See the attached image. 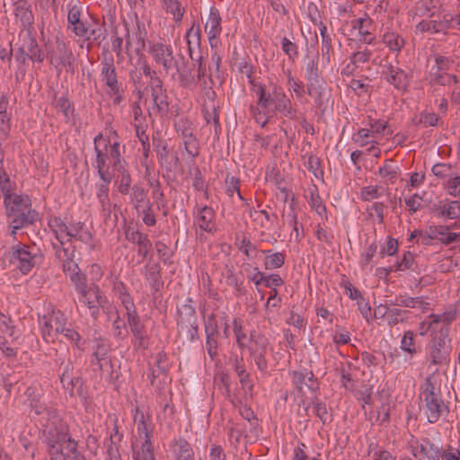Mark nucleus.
I'll use <instances>...</instances> for the list:
<instances>
[{
  "mask_svg": "<svg viewBox=\"0 0 460 460\" xmlns=\"http://www.w3.org/2000/svg\"><path fill=\"white\" fill-rule=\"evenodd\" d=\"M44 435L50 460H66L69 452L75 451L77 442L71 438L69 427L64 420L45 425Z\"/></svg>",
  "mask_w": 460,
  "mask_h": 460,
  "instance_id": "obj_1",
  "label": "nucleus"
},
{
  "mask_svg": "<svg viewBox=\"0 0 460 460\" xmlns=\"http://www.w3.org/2000/svg\"><path fill=\"white\" fill-rule=\"evenodd\" d=\"M420 399L423 402L422 408L429 423H436L441 417L444 409H448L442 400L439 391L436 390L432 376L426 377Z\"/></svg>",
  "mask_w": 460,
  "mask_h": 460,
  "instance_id": "obj_2",
  "label": "nucleus"
},
{
  "mask_svg": "<svg viewBox=\"0 0 460 460\" xmlns=\"http://www.w3.org/2000/svg\"><path fill=\"white\" fill-rule=\"evenodd\" d=\"M9 262L22 274L29 273L41 260L35 247L19 243L10 247L6 253Z\"/></svg>",
  "mask_w": 460,
  "mask_h": 460,
  "instance_id": "obj_3",
  "label": "nucleus"
},
{
  "mask_svg": "<svg viewBox=\"0 0 460 460\" xmlns=\"http://www.w3.org/2000/svg\"><path fill=\"white\" fill-rule=\"evenodd\" d=\"M195 68L196 62L192 55L190 54L188 58L180 53L175 55L174 61L166 74L174 80L177 77L181 86L189 87L195 83Z\"/></svg>",
  "mask_w": 460,
  "mask_h": 460,
  "instance_id": "obj_4",
  "label": "nucleus"
},
{
  "mask_svg": "<svg viewBox=\"0 0 460 460\" xmlns=\"http://www.w3.org/2000/svg\"><path fill=\"white\" fill-rule=\"evenodd\" d=\"M75 288L80 294L79 300L88 307L91 315L96 319L100 313V307H104L107 302L99 287L95 284L88 285L85 279L83 282H79Z\"/></svg>",
  "mask_w": 460,
  "mask_h": 460,
  "instance_id": "obj_5",
  "label": "nucleus"
},
{
  "mask_svg": "<svg viewBox=\"0 0 460 460\" xmlns=\"http://www.w3.org/2000/svg\"><path fill=\"white\" fill-rule=\"evenodd\" d=\"M269 346V340L263 334L257 333L255 332L251 333L248 350L258 369L261 372H265L268 368L266 354L268 352Z\"/></svg>",
  "mask_w": 460,
  "mask_h": 460,
  "instance_id": "obj_6",
  "label": "nucleus"
},
{
  "mask_svg": "<svg viewBox=\"0 0 460 460\" xmlns=\"http://www.w3.org/2000/svg\"><path fill=\"white\" fill-rule=\"evenodd\" d=\"M176 132L181 137L184 148L188 155L197 157L199 155V142L196 137L193 123L185 118H181L174 123Z\"/></svg>",
  "mask_w": 460,
  "mask_h": 460,
  "instance_id": "obj_7",
  "label": "nucleus"
},
{
  "mask_svg": "<svg viewBox=\"0 0 460 460\" xmlns=\"http://www.w3.org/2000/svg\"><path fill=\"white\" fill-rule=\"evenodd\" d=\"M58 360L60 361L58 371L63 387L68 391L71 396H74V390L76 387L78 394L81 395L83 382L75 372L73 363L69 358L66 359L65 357H60Z\"/></svg>",
  "mask_w": 460,
  "mask_h": 460,
  "instance_id": "obj_8",
  "label": "nucleus"
},
{
  "mask_svg": "<svg viewBox=\"0 0 460 460\" xmlns=\"http://www.w3.org/2000/svg\"><path fill=\"white\" fill-rule=\"evenodd\" d=\"M410 447L412 455L419 457L420 460H441V448L436 446L428 438H425L421 443L418 439H411Z\"/></svg>",
  "mask_w": 460,
  "mask_h": 460,
  "instance_id": "obj_9",
  "label": "nucleus"
},
{
  "mask_svg": "<svg viewBox=\"0 0 460 460\" xmlns=\"http://www.w3.org/2000/svg\"><path fill=\"white\" fill-rule=\"evenodd\" d=\"M128 324L135 338L134 347L136 349H146L148 347V336L144 323L141 322L137 313L128 314Z\"/></svg>",
  "mask_w": 460,
  "mask_h": 460,
  "instance_id": "obj_10",
  "label": "nucleus"
},
{
  "mask_svg": "<svg viewBox=\"0 0 460 460\" xmlns=\"http://www.w3.org/2000/svg\"><path fill=\"white\" fill-rule=\"evenodd\" d=\"M94 151L96 153V168L99 176L111 175L109 172V166L106 161L109 158L108 146L110 145L109 139H104L102 133L98 134L94 139Z\"/></svg>",
  "mask_w": 460,
  "mask_h": 460,
  "instance_id": "obj_11",
  "label": "nucleus"
},
{
  "mask_svg": "<svg viewBox=\"0 0 460 460\" xmlns=\"http://www.w3.org/2000/svg\"><path fill=\"white\" fill-rule=\"evenodd\" d=\"M6 216H13L14 214L25 215L26 210H32L30 199L19 195L6 194L4 200Z\"/></svg>",
  "mask_w": 460,
  "mask_h": 460,
  "instance_id": "obj_12",
  "label": "nucleus"
},
{
  "mask_svg": "<svg viewBox=\"0 0 460 460\" xmlns=\"http://www.w3.org/2000/svg\"><path fill=\"white\" fill-rule=\"evenodd\" d=\"M153 146L157 155V159L166 170L171 172L180 165V159L175 154L170 158L167 143L163 139H153Z\"/></svg>",
  "mask_w": 460,
  "mask_h": 460,
  "instance_id": "obj_13",
  "label": "nucleus"
},
{
  "mask_svg": "<svg viewBox=\"0 0 460 460\" xmlns=\"http://www.w3.org/2000/svg\"><path fill=\"white\" fill-rule=\"evenodd\" d=\"M101 75L102 81L105 82L109 87L110 92L113 94H117L120 91L119 84L117 80L116 67L114 66V59L112 57L104 58L102 60V71Z\"/></svg>",
  "mask_w": 460,
  "mask_h": 460,
  "instance_id": "obj_14",
  "label": "nucleus"
},
{
  "mask_svg": "<svg viewBox=\"0 0 460 460\" xmlns=\"http://www.w3.org/2000/svg\"><path fill=\"white\" fill-rule=\"evenodd\" d=\"M150 52L156 64L161 65L164 67L165 73L169 72V68L174 61L175 57L172 55V47L170 45L157 42L153 44V46L150 48Z\"/></svg>",
  "mask_w": 460,
  "mask_h": 460,
  "instance_id": "obj_15",
  "label": "nucleus"
},
{
  "mask_svg": "<svg viewBox=\"0 0 460 460\" xmlns=\"http://www.w3.org/2000/svg\"><path fill=\"white\" fill-rule=\"evenodd\" d=\"M206 332V349L213 360L217 356V339L219 337L218 326L213 317L208 318L205 324Z\"/></svg>",
  "mask_w": 460,
  "mask_h": 460,
  "instance_id": "obj_16",
  "label": "nucleus"
},
{
  "mask_svg": "<svg viewBox=\"0 0 460 460\" xmlns=\"http://www.w3.org/2000/svg\"><path fill=\"white\" fill-rule=\"evenodd\" d=\"M388 83L393 84L398 90H405L409 84V79L405 72L399 66L392 64L386 66L384 72Z\"/></svg>",
  "mask_w": 460,
  "mask_h": 460,
  "instance_id": "obj_17",
  "label": "nucleus"
},
{
  "mask_svg": "<svg viewBox=\"0 0 460 460\" xmlns=\"http://www.w3.org/2000/svg\"><path fill=\"white\" fill-rule=\"evenodd\" d=\"M125 234L128 241L137 244V254L146 258L152 248V243L148 236L139 231L130 229H128Z\"/></svg>",
  "mask_w": 460,
  "mask_h": 460,
  "instance_id": "obj_18",
  "label": "nucleus"
},
{
  "mask_svg": "<svg viewBox=\"0 0 460 460\" xmlns=\"http://www.w3.org/2000/svg\"><path fill=\"white\" fill-rule=\"evenodd\" d=\"M25 215L14 214L7 217L10 227L13 228L12 234L15 236L16 230L22 229L33 224L38 218V213L35 210H26Z\"/></svg>",
  "mask_w": 460,
  "mask_h": 460,
  "instance_id": "obj_19",
  "label": "nucleus"
},
{
  "mask_svg": "<svg viewBox=\"0 0 460 460\" xmlns=\"http://www.w3.org/2000/svg\"><path fill=\"white\" fill-rule=\"evenodd\" d=\"M69 234L67 242H71L73 239L80 241L84 243H89L91 248L93 249V245L91 244L93 240L92 233L86 228L85 224L83 222H76L69 224Z\"/></svg>",
  "mask_w": 460,
  "mask_h": 460,
  "instance_id": "obj_20",
  "label": "nucleus"
},
{
  "mask_svg": "<svg viewBox=\"0 0 460 460\" xmlns=\"http://www.w3.org/2000/svg\"><path fill=\"white\" fill-rule=\"evenodd\" d=\"M306 78L309 81L307 85V93L311 96H320L321 93L318 88L314 86V84L319 81L317 59L313 58L307 62Z\"/></svg>",
  "mask_w": 460,
  "mask_h": 460,
  "instance_id": "obj_21",
  "label": "nucleus"
},
{
  "mask_svg": "<svg viewBox=\"0 0 460 460\" xmlns=\"http://www.w3.org/2000/svg\"><path fill=\"white\" fill-rule=\"evenodd\" d=\"M55 320V332L57 333H62L64 336L75 342L78 346V341H80L81 337L77 332H75L74 329L66 328V318L65 317L64 314H62L60 311L58 312V316L54 319Z\"/></svg>",
  "mask_w": 460,
  "mask_h": 460,
  "instance_id": "obj_22",
  "label": "nucleus"
},
{
  "mask_svg": "<svg viewBox=\"0 0 460 460\" xmlns=\"http://www.w3.org/2000/svg\"><path fill=\"white\" fill-rule=\"evenodd\" d=\"M95 367H98L102 373V376L110 383L115 384L120 376L119 366H117L116 368V364L111 358L100 362L95 365Z\"/></svg>",
  "mask_w": 460,
  "mask_h": 460,
  "instance_id": "obj_23",
  "label": "nucleus"
},
{
  "mask_svg": "<svg viewBox=\"0 0 460 460\" xmlns=\"http://www.w3.org/2000/svg\"><path fill=\"white\" fill-rule=\"evenodd\" d=\"M15 25L23 29L31 26L34 17L28 4L17 5L14 10Z\"/></svg>",
  "mask_w": 460,
  "mask_h": 460,
  "instance_id": "obj_24",
  "label": "nucleus"
},
{
  "mask_svg": "<svg viewBox=\"0 0 460 460\" xmlns=\"http://www.w3.org/2000/svg\"><path fill=\"white\" fill-rule=\"evenodd\" d=\"M48 226L57 240H66L68 238L69 225L67 226L59 217L50 216Z\"/></svg>",
  "mask_w": 460,
  "mask_h": 460,
  "instance_id": "obj_25",
  "label": "nucleus"
},
{
  "mask_svg": "<svg viewBox=\"0 0 460 460\" xmlns=\"http://www.w3.org/2000/svg\"><path fill=\"white\" fill-rule=\"evenodd\" d=\"M274 111L288 118H293L296 112L291 106L290 100L284 93L277 91H275Z\"/></svg>",
  "mask_w": 460,
  "mask_h": 460,
  "instance_id": "obj_26",
  "label": "nucleus"
},
{
  "mask_svg": "<svg viewBox=\"0 0 460 460\" xmlns=\"http://www.w3.org/2000/svg\"><path fill=\"white\" fill-rule=\"evenodd\" d=\"M102 183L98 185L97 198L102 205V209L109 210L111 203L109 199V184L112 180V175L100 176Z\"/></svg>",
  "mask_w": 460,
  "mask_h": 460,
  "instance_id": "obj_27",
  "label": "nucleus"
},
{
  "mask_svg": "<svg viewBox=\"0 0 460 460\" xmlns=\"http://www.w3.org/2000/svg\"><path fill=\"white\" fill-rule=\"evenodd\" d=\"M213 217V209L209 207L205 206L198 212L197 224L202 230L211 232L214 227Z\"/></svg>",
  "mask_w": 460,
  "mask_h": 460,
  "instance_id": "obj_28",
  "label": "nucleus"
},
{
  "mask_svg": "<svg viewBox=\"0 0 460 460\" xmlns=\"http://www.w3.org/2000/svg\"><path fill=\"white\" fill-rule=\"evenodd\" d=\"M58 312H53L50 316L44 315L41 323L42 337L47 342L54 341L57 332H55V319Z\"/></svg>",
  "mask_w": 460,
  "mask_h": 460,
  "instance_id": "obj_29",
  "label": "nucleus"
},
{
  "mask_svg": "<svg viewBox=\"0 0 460 460\" xmlns=\"http://www.w3.org/2000/svg\"><path fill=\"white\" fill-rule=\"evenodd\" d=\"M14 339V327L12 320L7 316H0V347L8 343L9 340Z\"/></svg>",
  "mask_w": 460,
  "mask_h": 460,
  "instance_id": "obj_30",
  "label": "nucleus"
},
{
  "mask_svg": "<svg viewBox=\"0 0 460 460\" xmlns=\"http://www.w3.org/2000/svg\"><path fill=\"white\" fill-rule=\"evenodd\" d=\"M434 210L440 217H447V218L454 219L460 215V202L457 200L451 201L444 205L434 206Z\"/></svg>",
  "mask_w": 460,
  "mask_h": 460,
  "instance_id": "obj_31",
  "label": "nucleus"
},
{
  "mask_svg": "<svg viewBox=\"0 0 460 460\" xmlns=\"http://www.w3.org/2000/svg\"><path fill=\"white\" fill-rule=\"evenodd\" d=\"M157 84L152 88V96L155 104L161 112H166L169 109L167 96L164 93L162 89V82L156 78Z\"/></svg>",
  "mask_w": 460,
  "mask_h": 460,
  "instance_id": "obj_32",
  "label": "nucleus"
},
{
  "mask_svg": "<svg viewBox=\"0 0 460 460\" xmlns=\"http://www.w3.org/2000/svg\"><path fill=\"white\" fill-rule=\"evenodd\" d=\"M63 271L69 276L75 287H76L79 282H83L86 279L85 275L81 272L78 265L73 261V259L63 263Z\"/></svg>",
  "mask_w": 460,
  "mask_h": 460,
  "instance_id": "obj_33",
  "label": "nucleus"
},
{
  "mask_svg": "<svg viewBox=\"0 0 460 460\" xmlns=\"http://www.w3.org/2000/svg\"><path fill=\"white\" fill-rule=\"evenodd\" d=\"M179 336L187 342H192L199 340L198 323H177Z\"/></svg>",
  "mask_w": 460,
  "mask_h": 460,
  "instance_id": "obj_34",
  "label": "nucleus"
},
{
  "mask_svg": "<svg viewBox=\"0 0 460 460\" xmlns=\"http://www.w3.org/2000/svg\"><path fill=\"white\" fill-rule=\"evenodd\" d=\"M146 278L155 291H159L164 286V281L161 279V268L156 263L147 267Z\"/></svg>",
  "mask_w": 460,
  "mask_h": 460,
  "instance_id": "obj_35",
  "label": "nucleus"
},
{
  "mask_svg": "<svg viewBox=\"0 0 460 460\" xmlns=\"http://www.w3.org/2000/svg\"><path fill=\"white\" fill-rule=\"evenodd\" d=\"M84 16L81 10L76 5H74L68 11V23L73 26V29H87L89 25Z\"/></svg>",
  "mask_w": 460,
  "mask_h": 460,
  "instance_id": "obj_36",
  "label": "nucleus"
},
{
  "mask_svg": "<svg viewBox=\"0 0 460 460\" xmlns=\"http://www.w3.org/2000/svg\"><path fill=\"white\" fill-rule=\"evenodd\" d=\"M256 93L259 96L257 103L258 106L262 110L274 111L275 92L273 93V95H271L270 93H267L261 85H260L256 90Z\"/></svg>",
  "mask_w": 460,
  "mask_h": 460,
  "instance_id": "obj_37",
  "label": "nucleus"
},
{
  "mask_svg": "<svg viewBox=\"0 0 460 460\" xmlns=\"http://www.w3.org/2000/svg\"><path fill=\"white\" fill-rule=\"evenodd\" d=\"M111 349L109 344L103 341H99L96 343L95 349L93 354L94 358L92 360V366L95 367V365L99 364L100 362L111 358Z\"/></svg>",
  "mask_w": 460,
  "mask_h": 460,
  "instance_id": "obj_38",
  "label": "nucleus"
},
{
  "mask_svg": "<svg viewBox=\"0 0 460 460\" xmlns=\"http://www.w3.org/2000/svg\"><path fill=\"white\" fill-rule=\"evenodd\" d=\"M108 155L109 158H111L112 166L117 171H121L124 169V159L121 156L120 153V144L119 142H114L108 146Z\"/></svg>",
  "mask_w": 460,
  "mask_h": 460,
  "instance_id": "obj_39",
  "label": "nucleus"
},
{
  "mask_svg": "<svg viewBox=\"0 0 460 460\" xmlns=\"http://www.w3.org/2000/svg\"><path fill=\"white\" fill-rule=\"evenodd\" d=\"M178 322L177 323H197V315H196V310L195 308L189 303L183 304L179 309H178Z\"/></svg>",
  "mask_w": 460,
  "mask_h": 460,
  "instance_id": "obj_40",
  "label": "nucleus"
},
{
  "mask_svg": "<svg viewBox=\"0 0 460 460\" xmlns=\"http://www.w3.org/2000/svg\"><path fill=\"white\" fill-rule=\"evenodd\" d=\"M36 35L37 31H21L19 40H22V43L19 47V50L24 53L25 50L28 51L37 46Z\"/></svg>",
  "mask_w": 460,
  "mask_h": 460,
  "instance_id": "obj_41",
  "label": "nucleus"
},
{
  "mask_svg": "<svg viewBox=\"0 0 460 460\" xmlns=\"http://www.w3.org/2000/svg\"><path fill=\"white\" fill-rule=\"evenodd\" d=\"M384 43L394 51H399L404 45V40L395 31H387L383 37Z\"/></svg>",
  "mask_w": 460,
  "mask_h": 460,
  "instance_id": "obj_42",
  "label": "nucleus"
},
{
  "mask_svg": "<svg viewBox=\"0 0 460 460\" xmlns=\"http://www.w3.org/2000/svg\"><path fill=\"white\" fill-rule=\"evenodd\" d=\"M415 333L411 331H407L404 332L402 339L401 341V349L409 353L411 356H413L417 353V345L415 343Z\"/></svg>",
  "mask_w": 460,
  "mask_h": 460,
  "instance_id": "obj_43",
  "label": "nucleus"
},
{
  "mask_svg": "<svg viewBox=\"0 0 460 460\" xmlns=\"http://www.w3.org/2000/svg\"><path fill=\"white\" fill-rule=\"evenodd\" d=\"M176 446L178 447L177 460H194V452L188 441L180 439Z\"/></svg>",
  "mask_w": 460,
  "mask_h": 460,
  "instance_id": "obj_44",
  "label": "nucleus"
},
{
  "mask_svg": "<svg viewBox=\"0 0 460 460\" xmlns=\"http://www.w3.org/2000/svg\"><path fill=\"white\" fill-rule=\"evenodd\" d=\"M55 107L63 112L65 117V120L67 122L69 120V115L73 114L74 107L72 106L70 101L66 96H60L55 98Z\"/></svg>",
  "mask_w": 460,
  "mask_h": 460,
  "instance_id": "obj_45",
  "label": "nucleus"
},
{
  "mask_svg": "<svg viewBox=\"0 0 460 460\" xmlns=\"http://www.w3.org/2000/svg\"><path fill=\"white\" fill-rule=\"evenodd\" d=\"M285 262V254L282 252H274L267 255L264 259V265L267 270L280 268Z\"/></svg>",
  "mask_w": 460,
  "mask_h": 460,
  "instance_id": "obj_46",
  "label": "nucleus"
},
{
  "mask_svg": "<svg viewBox=\"0 0 460 460\" xmlns=\"http://www.w3.org/2000/svg\"><path fill=\"white\" fill-rule=\"evenodd\" d=\"M203 115H204V119H206L207 123H210L211 121H213L214 126H215V131L217 133V129L220 128V125H219L218 113H217L215 104H211V106L204 104Z\"/></svg>",
  "mask_w": 460,
  "mask_h": 460,
  "instance_id": "obj_47",
  "label": "nucleus"
},
{
  "mask_svg": "<svg viewBox=\"0 0 460 460\" xmlns=\"http://www.w3.org/2000/svg\"><path fill=\"white\" fill-rule=\"evenodd\" d=\"M447 348H438L437 345H433L430 350L431 361L435 365H440L447 361L448 357Z\"/></svg>",
  "mask_w": 460,
  "mask_h": 460,
  "instance_id": "obj_48",
  "label": "nucleus"
},
{
  "mask_svg": "<svg viewBox=\"0 0 460 460\" xmlns=\"http://www.w3.org/2000/svg\"><path fill=\"white\" fill-rule=\"evenodd\" d=\"M164 6L168 13L173 15V19L178 22L181 20L183 11L178 0H163Z\"/></svg>",
  "mask_w": 460,
  "mask_h": 460,
  "instance_id": "obj_49",
  "label": "nucleus"
},
{
  "mask_svg": "<svg viewBox=\"0 0 460 460\" xmlns=\"http://www.w3.org/2000/svg\"><path fill=\"white\" fill-rule=\"evenodd\" d=\"M134 460H155L151 448V441L149 437L146 438V441L142 446L141 452H137L134 454Z\"/></svg>",
  "mask_w": 460,
  "mask_h": 460,
  "instance_id": "obj_50",
  "label": "nucleus"
},
{
  "mask_svg": "<svg viewBox=\"0 0 460 460\" xmlns=\"http://www.w3.org/2000/svg\"><path fill=\"white\" fill-rule=\"evenodd\" d=\"M226 194L230 197H232L235 192L238 195V198L242 200H244L243 196L240 192V180L236 177H229L227 176L226 179Z\"/></svg>",
  "mask_w": 460,
  "mask_h": 460,
  "instance_id": "obj_51",
  "label": "nucleus"
},
{
  "mask_svg": "<svg viewBox=\"0 0 460 460\" xmlns=\"http://www.w3.org/2000/svg\"><path fill=\"white\" fill-rule=\"evenodd\" d=\"M58 49L60 53V64L65 67L73 69L74 58L72 53L66 50L65 43H58Z\"/></svg>",
  "mask_w": 460,
  "mask_h": 460,
  "instance_id": "obj_52",
  "label": "nucleus"
},
{
  "mask_svg": "<svg viewBox=\"0 0 460 460\" xmlns=\"http://www.w3.org/2000/svg\"><path fill=\"white\" fill-rule=\"evenodd\" d=\"M113 334L118 340H124L128 336L126 323L118 315L113 322Z\"/></svg>",
  "mask_w": 460,
  "mask_h": 460,
  "instance_id": "obj_53",
  "label": "nucleus"
},
{
  "mask_svg": "<svg viewBox=\"0 0 460 460\" xmlns=\"http://www.w3.org/2000/svg\"><path fill=\"white\" fill-rule=\"evenodd\" d=\"M313 409L315 415L325 423L328 420L329 415L326 408V404L314 398L312 402Z\"/></svg>",
  "mask_w": 460,
  "mask_h": 460,
  "instance_id": "obj_54",
  "label": "nucleus"
},
{
  "mask_svg": "<svg viewBox=\"0 0 460 460\" xmlns=\"http://www.w3.org/2000/svg\"><path fill=\"white\" fill-rule=\"evenodd\" d=\"M419 123L424 127H436L439 125V117L434 112H424L420 115Z\"/></svg>",
  "mask_w": 460,
  "mask_h": 460,
  "instance_id": "obj_55",
  "label": "nucleus"
},
{
  "mask_svg": "<svg viewBox=\"0 0 460 460\" xmlns=\"http://www.w3.org/2000/svg\"><path fill=\"white\" fill-rule=\"evenodd\" d=\"M379 186H367L361 189L360 198L364 201H370L380 197Z\"/></svg>",
  "mask_w": 460,
  "mask_h": 460,
  "instance_id": "obj_56",
  "label": "nucleus"
},
{
  "mask_svg": "<svg viewBox=\"0 0 460 460\" xmlns=\"http://www.w3.org/2000/svg\"><path fill=\"white\" fill-rule=\"evenodd\" d=\"M432 80L438 84L447 85L457 82L456 76L449 74H440L439 72H431Z\"/></svg>",
  "mask_w": 460,
  "mask_h": 460,
  "instance_id": "obj_57",
  "label": "nucleus"
},
{
  "mask_svg": "<svg viewBox=\"0 0 460 460\" xmlns=\"http://www.w3.org/2000/svg\"><path fill=\"white\" fill-rule=\"evenodd\" d=\"M378 173L382 177L388 176L390 178V180H393V179L397 177L398 169L393 166V161L392 160H386L385 162L384 166L379 168Z\"/></svg>",
  "mask_w": 460,
  "mask_h": 460,
  "instance_id": "obj_58",
  "label": "nucleus"
},
{
  "mask_svg": "<svg viewBox=\"0 0 460 460\" xmlns=\"http://www.w3.org/2000/svg\"><path fill=\"white\" fill-rule=\"evenodd\" d=\"M132 201L135 203L136 208H139L142 204L146 201V194L143 188L139 186H133L132 188Z\"/></svg>",
  "mask_w": 460,
  "mask_h": 460,
  "instance_id": "obj_59",
  "label": "nucleus"
},
{
  "mask_svg": "<svg viewBox=\"0 0 460 460\" xmlns=\"http://www.w3.org/2000/svg\"><path fill=\"white\" fill-rule=\"evenodd\" d=\"M250 110L253 115L255 121L258 124H261V128H264L268 123V118H266V115L270 111L262 110L259 106H256V107L251 106Z\"/></svg>",
  "mask_w": 460,
  "mask_h": 460,
  "instance_id": "obj_60",
  "label": "nucleus"
},
{
  "mask_svg": "<svg viewBox=\"0 0 460 460\" xmlns=\"http://www.w3.org/2000/svg\"><path fill=\"white\" fill-rule=\"evenodd\" d=\"M221 18L217 9L211 8L205 23V29H218Z\"/></svg>",
  "mask_w": 460,
  "mask_h": 460,
  "instance_id": "obj_61",
  "label": "nucleus"
},
{
  "mask_svg": "<svg viewBox=\"0 0 460 460\" xmlns=\"http://www.w3.org/2000/svg\"><path fill=\"white\" fill-rule=\"evenodd\" d=\"M385 208L386 207L383 202H374L371 206H367L366 209L367 211H369L370 217H372L371 211H374L378 218V222L382 224L385 218L384 211Z\"/></svg>",
  "mask_w": 460,
  "mask_h": 460,
  "instance_id": "obj_62",
  "label": "nucleus"
},
{
  "mask_svg": "<svg viewBox=\"0 0 460 460\" xmlns=\"http://www.w3.org/2000/svg\"><path fill=\"white\" fill-rule=\"evenodd\" d=\"M413 263H414L413 254L411 252H406L403 254L402 260L396 263V270H404L407 269H411Z\"/></svg>",
  "mask_w": 460,
  "mask_h": 460,
  "instance_id": "obj_63",
  "label": "nucleus"
},
{
  "mask_svg": "<svg viewBox=\"0 0 460 460\" xmlns=\"http://www.w3.org/2000/svg\"><path fill=\"white\" fill-rule=\"evenodd\" d=\"M447 187L449 195L460 197V176L449 179Z\"/></svg>",
  "mask_w": 460,
  "mask_h": 460,
  "instance_id": "obj_64",
  "label": "nucleus"
}]
</instances>
